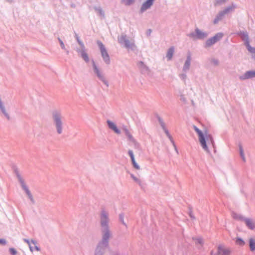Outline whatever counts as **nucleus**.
Masks as SVG:
<instances>
[{
  "mask_svg": "<svg viewBox=\"0 0 255 255\" xmlns=\"http://www.w3.org/2000/svg\"><path fill=\"white\" fill-rule=\"evenodd\" d=\"M193 128L197 133L199 137V140L202 148L207 152L209 151V149L214 148V142L212 136L206 131L202 132L197 127L193 126Z\"/></svg>",
  "mask_w": 255,
  "mask_h": 255,
  "instance_id": "1",
  "label": "nucleus"
},
{
  "mask_svg": "<svg viewBox=\"0 0 255 255\" xmlns=\"http://www.w3.org/2000/svg\"><path fill=\"white\" fill-rule=\"evenodd\" d=\"M108 213L105 211H103L101 215V224L105 232L103 236V239L104 240H107L110 237V233L108 230Z\"/></svg>",
  "mask_w": 255,
  "mask_h": 255,
  "instance_id": "2",
  "label": "nucleus"
},
{
  "mask_svg": "<svg viewBox=\"0 0 255 255\" xmlns=\"http://www.w3.org/2000/svg\"><path fill=\"white\" fill-rule=\"evenodd\" d=\"M53 120L58 133L61 134L62 132V122L60 114L57 112L54 113Z\"/></svg>",
  "mask_w": 255,
  "mask_h": 255,
  "instance_id": "3",
  "label": "nucleus"
},
{
  "mask_svg": "<svg viewBox=\"0 0 255 255\" xmlns=\"http://www.w3.org/2000/svg\"><path fill=\"white\" fill-rule=\"evenodd\" d=\"M231 250L223 245H219L217 248V252H211V255H230Z\"/></svg>",
  "mask_w": 255,
  "mask_h": 255,
  "instance_id": "4",
  "label": "nucleus"
},
{
  "mask_svg": "<svg viewBox=\"0 0 255 255\" xmlns=\"http://www.w3.org/2000/svg\"><path fill=\"white\" fill-rule=\"evenodd\" d=\"M98 45L99 46V48H100V51L101 52V54H102V57H103L104 60L107 64H109L110 61V59L109 57V55L106 48L104 47V45H103V44L102 42H98Z\"/></svg>",
  "mask_w": 255,
  "mask_h": 255,
  "instance_id": "5",
  "label": "nucleus"
},
{
  "mask_svg": "<svg viewBox=\"0 0 255 255\" xmlns=\"http://www.w3.org/2000/svg\"><path fill=\"white\" fill-rule=\"evenodd\" d=\"M223 36L222 33H218L215 35L214 37L209 39L206 42V46L207 47L210 46L213 44L219 41Z\"/></svg>",
  "mask_w": 255,
  "mask_h": 255,
  "instance_id": "6",
  "label": "nucleus"
},
{
  "mask_svg": "<svg viewBox=\"0 0 255 255\" xmlns=\"http://www.w3.org/2000/svg\"><path fill=\"white\" fill-rule=\"evenodd\" d=\"M107 124L109 128L113 130L115 133L117 134H120L121 133L120 129L117 128L115 123L111 121H108Z\"/></svg>",
  "mask_w": 255,
  "mask_h": 255,
  "instance_id": "7",
  "label": "nucleus"
},
{
  "mask_svg": "<svg viewBox=\"0 0 255 255\" xmlns=\"http://www.w3.org/2000/svg\"><path fill=\"white\" fill-rule=\"evenodd\" d=\"M93 67L95 72L96 73L97 76L101 79L105 84L108 85V82L105 79L103 75L102 74V73L100 72L96 65H95V63L93 62Z\"/></svg>",
  "mask_w": 255,
  "mask_h": 255,
  "instance_id": "8",
  "label": "nucleus"
},
{
  "mask_svg": "<svg viewBox=\"0 0 255 255\" xmlns=\"http://www.w3.org/2000/svg\"><path fill=\"white\" fill-rule=\"evenodd\" d=\"M124 131L128 139L134 144L135 145H138V143L136 140L134 138L131 133L127 128H124Z\"/></svg>",
  "mask_w": 255,
  "mask_h": 255,
  "instance_id": "9",
  "label": "nucleus"
},
{
  "mask_svg": "<svg viewBox=\"0 0 255 255\" xmlns=\"http://www.w3.org/2000/svg\"><path fill=\"white\" fill-rule=\"evenodd\" d=\"M128 153L131 158L132 163L134 168L137 170L139 169L140 166L137 164V163L135 161L132 151L129 150Z\"/></svg>",
  "mask_w": 255,
  "mask_h": 255,
  "instance_id": "10",
  "label": "nucleus"
},
{
  "mask_svg": "<svg viewBox=\"0 0 255 255\" xmlns=\"http://www.w3.org/2000/svg\"><path fill=\"white\" fill-rule=\"evenodd\" d=\"M254 77H255V71H251L247 72L245 74L244 76H241L240 78L241 79H246Z\"/></svg>",
  "mask_w": 255,
  "mask_h": 255,
  "instance_id": "11",
  "label": "nucleus"
},
{
  "mask_svg": "<svg viewBox=\"0 0 255 255\" xmlns=\"http://www.w3.org/2000/svg\"><path fill=\"white\" fill-rule=\"evenodd\" d=\"M244 221L249 229H254L255 228V223L252 220L246 219L244 220Z\"/></svg>",
  "mask_w": 255,
  "mask_h": 255,
  "instance_id": "12",
  "label": "nucleus"
},
{
  "mask_svg": "<svg viewBox=\"0 0 255 255\" xmlns=\"http://www.w3.org/2000/svg\"><path fill=\"white\" fill-rule=\"evenodd\" d=\"M152 4V1H146V2H145L141 8V10L142 11L146 10V9H147L148 8H149L151 5Z\"/></svg>",
  "mask_w": 255,
  "mask_h": 255,
  "instance_id": "13",
  "label": "nucleus"
},
{
  "mask_svg": "<svg viewBox=\"0 0 255 255\" xmlns=\"http://www.w3.org/2000/svg\"><path fill=\"white\" fill-rule=\"evenodd\" d=\"M196 34L197 38L201 39L206 37L207 36V34L205 32L200 31L199 29H196Z\"/></svg>",
  "mask_w": 255,
  "mask_h": 255,
  "instance_id": "14",
  "label": "nucleus"
},
{
  "mask_svg": "<svg viewBox=\"0 0 255 255\" xmlns=\"http://www.w3.org/2000/svg\"><path fill=\"white\" fill-rule=\"evenodd\" d=\"M22 186L23 189L25 190V191L27 195L29 197V198L32 201H33V199L32 196L31 194L30 193V192L29 190H28V189L26 186V185L24 184L23 183L22 185Z\"/></svg>",
  "mask_w": 255,
  "mask_h": 255,
  "instance_id": "15",
  "label": "nucleus"
},
{
  "mask_svg": "<svg viewBox=\"0 0 255 255\" xmlns=\"http://www.w3.org/2000/svg\"><path fill=\"white\" fill-rule=\"evenodd\" d=\"M249 246L251 251H254L255 250V239H250Z\"/></svg>",
  "mask_w": 255,
  "mask_h": 255,
  "instance_id": "16",
  "label": "nucleus"
},
{
  "mask_svg": "<svg viewBox=\"0 0 255 255\" xmlns=\"http://www.w3.org/2000/svg\"><path fill=\"white\" fill-rule=\"evenodd\" d=\"M174 53V47H170L167 53L166 57L168 60H171Z\"/></svg>",
  "mask_w": 255,
  "mask_h": 255,
  "instance_id": "17",
  "label": "nucleus"
},
{
  "mask_svg": "<svg viewBox=\"0 0 255 255\" xmlns=\"http://www.w3.org/2000/svg\"><path fill=\"white\" fill-rule=\"evenodd\" d=\"M235 243L236 245L240 246H243L245 244V242L240 238H237L236 239Z\"/></svg>",
  "mask_w": 255,
  "mask_h": 255,
  "instance_id": "18",
  "label": "nucleus"
},
{
  "mask_svg": "<svg viewBox=\"0 0 255 255\" xmlns=\"http://www.w3.org/2000/svg\"><path fill=\"white\" fill-rule=\"evenodd\" d=\"M81 56L86 62L89 61V57L88 54L85 51L83 50L81 52Z\"/></svg>",
  "mask_w": 255,
  "mask_h": 255,
  "instance_id": "19",
  "label": "nucleus"
},
{
  "mask_svg": "<svg viewBox=\"0 0 255 255\" xmlns=\"http://www.w3.org/2000/svg\"><path fill=\"white\" fill-rule=\"evenodd\" d=\"M248 50L252 53H254L255 54V48H253L250 46L249 43L247 44Z\"/></svg>",
  "mask_w": 255,
  "mask_h": 255,
  "instance_id": "20",
  "label": "nucleus"
},
{
  "mask_svg": "<svg viewBox=\"0 0 255 255\" xmlns=\"http://www.w3.org/2000/svg\"><path fill=\"white\" fill-rule=\"evenodd\" d=\"M123 39H124L123 42L126 47H128L130 46L131 43L128 40L125 39V38L124 37H123Z\"/></svg>",
  "mask_w": 255,
  "mask_h": 255,
  "instance_id": "21",
  "label": "nucleus"
},
{
  "mask_svg": "<svg viewBox=\"0 0 255 255\" xmlns=\"http://www.w3.org/2000/svg\"><path fill=\"white\" fill-rule=\"evenodd\" d=\"M131 177L138 184H141V181L138 178H137L136 177H135V176H134L132 174L131 175Z\"/></svg>",
  "mask_w": 255,
  "mask_h": 255,
  "instance_id": "22",
  "label": "nucleus"
},
{
  "mask_svg": "<svg viewBox=\"0 0 255 255\" xmlns=\"http://www.w3.org/2000/svg\"><path fill=\"white\" fill-rule=\"evenodd\" d=\"M9 252L12 255H15L17 254L16 251L14 248H10Z\"/></svg>",
  "mask_w": 255,
  "mask_h": 255,
  "instance_id": "23",
  "label": "nucleus"
},
{
  "mask_svg": "<svg viewBox=\"0 0 255 255\" xmlns=\"http://www.w3.org/2000/svg\"><path fill=\"white\" fill-rule=\"evenodd\" d=\"M190 59H188L186 61V62H185V66H185V68H188V67H189V65H190Z\"/></svg>",
  "mask_w": 255,
  "mask_h": 255,
  "instance_id": "24",
  "label": "nucleus"
},
{
  "mask_svg": "<svg viewBox=\"0 0 255 255\" xmlns=\"http://www.w3.org/2000/svg\"><path fill=\"white\" fill-rule=\"evenodd\" d=\"M24 241L25 242H26L28 244L30 251L31 252H33V247L31 246V245L30 244V242L29 241L27 240H24Z\"/></svg>",
  "mask_w": 255,
  "mask_h": 255,
  "instance_id": "25",
  "label": "nucleus"
},
{
  "mask_svg": "<svg viewBox=\"0 0 255 255\" xmlns=\"http://www.w3.org/2000/svg\"><path fill=\"white\" fill-rule=\"evenodd\" d=\"M240 154H241L243 159L245 160V155L244 154L243 149L242 148H240Z\"/></svg>",
  "mask_w": 255,
  "mask_h": 255,
  "instance_id": "26",
  "label": "nucleus"
},
{
  "mask_svg": "<svg viewBox=\"0 0 255 255\" xmlns=\"http://www.w3.org/2000/svg\"><path fill=\"white\" fill-rule=\"evenodd\" d=\"M6 244V241L4 239H0V245H4Z\"/></svg>",
  "mask_w": 255,
  "mask_h": 255,
  "instance_id": "27",
  "label": "nucleus"
},
{
  "mask_svg": "<svg viewBox=\"0 0 255 255\" xmlns=\"http://www.w3.org/2000/svg\"><path fill=\"white\" fill-rule=\"evenodd\" d=\"M233 217L235 219H238V220H242V219H243V218L242 217H241L239 215H234Z\"/></svg>",
  "mask_w": 255,
  "mask_h": 255,
  "instance_id": "28",
  "label": "nucleus"
},
{
  "mask_svg": "<svg viewBox=\"0 0 255 255\" xmlns=\"http://www.w3.org/2000/svg\"><path fill=\"white\" fill-rule=\"evenodd\" d=\"M31 243H33V244H34L35 249L36 251H38V250H39V249H38V247H37L36 246H35V243H34L33 241H31Z\"/></svg>",
  "mask_w": 255,
  "mask_h": 255,
  "instance_id": "29",
  "label": "nucleus"
},
{
  "mask_svg": "<svg viewBox=\"0 0 255 255\" xmlns=\"http://www.w3.org/2000/svg\"><path fill=\"white\" fill-rule=\"evenodd\" d=\"M197 242L199 244L201 245L203 244V240L202 239H198Z\"/></svg>",
  "mask_w": 255,
  "mask_h": 255,
  "instance_id": "30",
  "label": "nucleus"
},
{
  "mask_svg": "<svg viewBox=\"0 0 255 255\" xmlns=\"http://www.w3.org/2000/svg\"><path fill=\"white\" fill-rule=\"evenodd\" d=\"M60 45H61V47H62L63 49H64V48H65L64 44L63 42L62 41H60Z\"/></svg>",
  "mask_w": 255,
  "mask_h": 255,
  "instance_id": "31",
  "label": "nucleus"
},
{
  "mask_svg": "<svg viewBox=\"0 0 255 255\" xmlns=\"http://www.w3.org/2000/svg\"><path fill=\"white\" fill-rule=\"evenodd\" d=\"M120 219L122 222H124V216L123 215H120Z\"/></svg>",
  "mask_w": 255,
  "mask_h": 255,
  "instance_id": "32",
  "label": "nucleus"
},
{
  "mask_svg": "<svg viewBox=\"0 0 255 255\" xmlns=\"http://www.w3.org/2000/svg\"><path fill=\"white\" fill-rule=\"evenodd\" d=\"M79 44H80L82 47H83V46H84V44H83V43L82 42H81V41H79Z\"/></svg>",
  "mask_w": 255,
  "mask_h": 255,
  "instance_id": "33",
  "label": "nucleus"
},
{
  "mask_svg": "<svg viewBox=\"0 0 255 255\" xmlns=\"http://www.w3.org/2000/svg\"><path fill=\"white\" fill-rule=\"evenodd\" d=\"M218 19H215L214 23H216L218 22Z\"/></svg>",
  "mask_w": 255,
  "mask_h": 255,
  "instance_id": "34",
  "label": "nucleus"
},
{
  "mask_svg": "<svg viewBox=\"0 0 255 255\" xmlns=\"http://www.w3.org/2000/svg\"><path fill=\"white\" fill-rule=\"evenodd\" d=\"M228 10H229L228 9H226V12H227Z\"/></svg>",
  "mask_w": 255,
  "mask_h": 255,
  "instance_id": "35",
  "label": "nucleus"
},
{
  "mask_svg": "<svg viewBox=\"0 0 255 255\" xmlns=\"http://www.w3.org/2000/svg\"><path fill=\"white\" fill-rule=\"evenodd\" d=\"M96 255H98L97 253H96Z\"/></svg>",
  "mask_w": 255,
  "mask_h": 255,
  "instance_id": "36",
  "label": "nucleus"
}]
</instances>
